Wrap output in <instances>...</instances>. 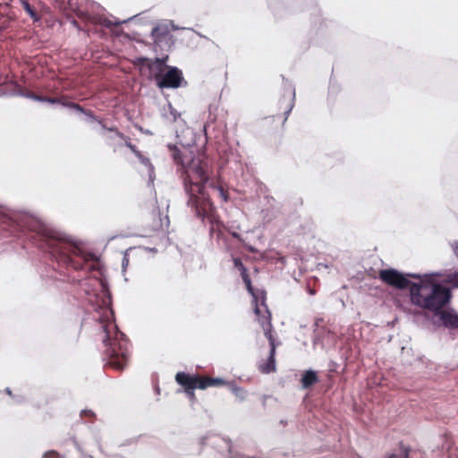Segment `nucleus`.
<instances>
[{"label":"nucleus","mask_w":458,"mask_h":458,"mask_svg":"<svg viewBox=\"0 0 458 458\" xmlns=\"http://www.w3.org/2000/svg\"><path fill=\"white\" fill-rule=\"evenodd\" d=\"M0 230L4 237L21 238L27 232L32 233L28 237L39 249L47 251L57 263L74 270L94 268L90 264L96 259L94 254L30 213L11 210L0 205Z\"/></svg>","instance_id":"f257e3e1"},{"label":"nucleus","mask_w":458,"mask_h":458,"mask_svg":"<svg viewBox=\"0 0 458 458\" xmlns=\"http://www.w3.org/2000/svg\"><path fill=\"white\" fill-rule=\"evenodd\" d=\"M102 293H91L88 288H83L88 296V301L98 314L97 319L102 325L104 334V353L107 364L117 370H123L130 359V344L123 333L118 330L114 321V311L111 309V294L106 284L100 282Z\"/></svg>","instance_id":"f03ea898"},{"label":"nucleus","mask_w":458,"mask_h":458,"mask_svg":"<svg viewBox=\"0 0 458 458\" xmlns=\"http://www.w3.org/2000/svg\"><path fill=\"white\" fill-rule=\"evenodd\" d=\"M174 161L181 164V176L184 188L190 195L189 204L195 209V215L201 220L212 211L213 204L205 192V183L208 182V163L199 156L191 154L181 156L179 149L174 146Z\"/></svg>","instance_id":"7ed1b4c3"},{"label":"nucleus","mask_w":458,"mask_h":458,"mask_svg":"<svg viewBox=\"0 0 458 458\" xmlns=\"http://www.w3.org/2000/svg\"><path fill=\"white\" fill-rule=\"evenodd\" d=\"M450 290L430 281H421L411 286V302L422 309L437 312L443 309L451 299Z\"/></svg>","instance_id":"20e7f679"},{"label":"nucleus","mask_w":458,"mask_h":458,"mask_svg":"<svg viewBox=\"0 0 458 458\" xmlns=\"http://www.w3.org/2000/svg\"><path fill=\"white\" fill-rule=\"evenodd\" d=\"M176 382L184 389L191 401L195 400V389H206L213 386H222L226 382L222 378H215L208 376L190 375L185 372H178L175 375Z\"/></svg>","instance_id":"39448f33"},{"label":"nucleus","mask_w":458,"mask_h":458,"mask_svg":"<svg viewBox=\"0 0 458 458\" xmlns=\"http://www.w3.org/2000/svg\"><path fill=\"white\" fill-rule=\"evenodd\" d=\"M167 60V55L164 58H156L155 61L146 57L138 59L139 63L148 66L150 75L155 79L159 89L172 88V66L166 64Z\"/></svg>","instance_id":"423d86ee"},{"label":"nucleus","mask_w":458,"mask_h":458,"mask_svg":"<svg viewBox=\"0 0 458 458\" xmlns=\"http://www.w3.org/2000/svg\"><path fill=\"white\" fill-rule=\"evenodd\" d=\"M378 278L386 284L400 290L411 288L413 284L404 275L394 268L380 270Z\"/></svg>","instance_id":"0eeeda50"},{"label":"nucleus","mask_w":458,"mask_h":458,"mask_svg":"<svg viewBox=\"0 0 458 458\" xmlns=\"http://www.w3.org/2000/svg\"><path fill=\"white\" fill-rule=\"evenodd\" d=\"M258 301H259V298L257 297V301H253V302L255 304L254 311H255L256 315L258 316L259 323L260 324V327H262V329L264 331L265 336L268 340L269 344H272V342H276V339L272 334L273 326L271 323L270 311L268 310V309L265 303L264 296L262 297V300L260 302V306H263L265 308L264 312H262V310H260V308L258 304Z\"/></svg>","instance_id":"6e6552de"},{"label":"nucleus","mask_w":458,"mask_h":458,"mask_svg":"<svg viewBox=\"0 0 458 458\" xmlns=\"http://www.w3.org/2000/svg\"><path fill=\"white\" fill-rule=\"evenodd\" d=\"M270 351H269V357L267 360H264L259 363V369L260 372L264 374H269L271 372L276 371V342H272V344H269Z\"/></svg>","instance_id":"1a4fd4ad"},{"label":"nucleus","mask_w":458,"mask_h":458,"mask_svg":"<svg viewBox=\"0 0 458 458\" xmlns=\"http://www.w3.org/2000/svg\"><path fill=\"white\" fill-rule=\"evenodd\" d=\"M294 93L284 95L279 100V109L284 114L283 123H284L294 106Z\"/></svg>","instance_id":"9d476101"},{"label":"nucleus","mask_w":458,"mask_h":458,"mask_svg":"<svg viewBox=\"0 0 458 458\" xmlns=\"http://www.w3.org/2000/svg\"><path fill=\"white\" fill-rule=\"evenodd\" d=\"M63 106L71 108V109H72V110H74L76 112H79L81 114H85L89 121H90V122L91 121L92 122H97L101 126L102 129H106V124H104V123L98 117L94 115V114L91 111L84 109L79 104H76V103H63Z\"/></svg>","instance_id":"9b49d317"},{"label":"nucleus","mask_w":458,"mask_h":458,"mask_svg":"<svg viewBox=\"0 0 458 458\" xmlns=\"http://www.w3.org/2000/svg\"><path fill=\"white\" fill-rule=\"evenodd\" d=\"M301 382L302 388H309L318 382V377L315 371L307 370L303 373Z\"/></svg>","instance_id":"f8f14e48"},{"label":"nucleus","mask_w":458,"mask_h":458,"mask_svg":"<svg viewBox=\"0 0 458 458\" xmlns=\"http://www.w3.org/2000/svg\"><path fill=\"white\" fill-rule=\"evenodd\" d=\"M411 447L399 444L398 450L386 454L383 458H409Z\"/></svg>","instance_id":"ddd939ff"},{"label":"nucleus","mask_w":458,"mask_h":458,"mask_svg":"<svg viewBox=\"0 0 458 458\" xmlns=\"http://www.w3.org/2000/svg\"><path fill=\"white\" fill-rule=\"evenodd\" d=\"M140 162L147 168L148 174V183H153L155 180V170L154 166L150 162V159L145 157L140 151V156H136Z\"/></svg>","instance_id":"4468645a"},{"label":"nucleus","mask_w":458,"mask_h":458,"mask_svg":"<svg viewBox=\"0 0 458 458\" xmlns=\"http://www.w3.org/2000/svg\"><path fill=\"white\" fill-rule=\"evenodd\" d=\"M9 12L10 6L7 4H0V20H2L0 23V31L6 29L9 25Z\"/></svg>","instance_id":"2eb2a0df"},{"label":"nucleus","mask_w":458,"mask_h":458,"mask_svg":"<svg viewBox=\"0 0 458 458\" xmlns=\"http://www.w3.org/2000/svg\"><path fill=\"white\" fill-rule=\"evenodd\" d=\"M240 272H241V276L242 278V281L245 284V287H246L248 293L253 297V301H257L258 295L255 293V290L252 286L251 280H250V275L247 271V268L245 267L243 270H242Z\"/></svg>","instance_id":"dca6fc26"},{"label":"nucleus","mask_w":458,"mask_h":458,"mask_svg":"<svg viewBox=\"0 0 458 458\" xmlns=\"http://www.w3.org/2000/svg\"><path fill=\"white\" fill-rule=\"evenodd\" d=\"M187 86V81L182 76L181 70L174 66V89Z\"/></svg>","instance_id":"f3484780"},{"label":"nucleus","mask_w":458,"mask_h":458,"mask_svg":"<svg viewBox=\"0 0 458 458\" xmlns=\"http://www.w3.org/2000/svg\"><path fill=\"white\" fill-rule=\"evenodd\" d=\"M441 320L445 325H449L454 327H458V317L449 312H442Z\"/></svg>","instance_id":"a211bd4d"},{"label":"nucleus","mask_w":458,"mask_h":458,"mask_svg":"<svg viewBox=\"0 0 458 458\" xmlns=\"http://www.w3.org/2000/svg\"><path fill=\"white\" fill-rule=\"evenodd\" d=\"M21 6L23 7L24 11L30 15V17L34 21H39V16L37 14L33 7L30 5L28 0H20Z\"/></svg>","instance_id":"6ab92c4d"},{"label":"nucleus","mask_w":458,"mask_h":458,"mask_svg":"<svg viewBox=\"0 0 458 458\" xmlns=\"http://www.w3.org/2000/svg\"><path fill=\"white\" fill-rule=\"evenodd\" d=\"M13 95L26 98L29 99H32V100L38 101V102H40V100H42L41 96L36 95L30 91H25V90H21V89H19L18 91L14 92Z\"/></svg>","instance_id":"aec40b11"},{"label":"nucleus","mask_w":458,"mask_h":458,"mask_svg":"<svg viewBox=\"0 0 458 458\" xmlns=\"http://www.w3.org/2000/svg\"><path fill=\"white\" fill-rule=\"evenodd\" d=\"M165 34V30H163L160 26H156L151 30V36L154 38V40L161 41L162 37Z\"/></svg>","instance_id":"412c9836"},{"label":"nucleus","mask_w":458,"mask_h":458,"mask_svg":"<svg viewBox=\"0 0 458 458\" xmlns=\"http://www.w3.org/2000/svg\"><path fill=\"white\" fill-rule=\"evenodd\" d=\"M130 19H128L129 21ZM127 21V20H124V21H118V20H115V21H110L106 18H103V19H100L99 20V23L106 28H111L112 26L114 25H120V24H123V23H125Z\"/></svg>","instance_id":"4be33fe9"},{"label":"nucleus","mask_w":458,"mask_h":458,"mask_svg":"<svg viewBox=\"0 0 458 458\" xmlns=\"http://www.w3.org/2000/svg\"><path fill=\"white\" fill-rule=\"evenodd\" d=\"M214 190H216L219 195V197L223 199V201L226 202L228 200L229 195L226 190H225L222 186H213Z\"/></svg>","instance_id":"5701e85b"},{"label":"nucleus","mask_w":458,"mask_h":458,"mask_svg":"<svg viewBox=\"0 0 458 458\" xmlns=\"http://www.w3.org/2000/svg\"><path fill=\"white\" fill-rule=\"evenodd\" d=\"M125 141V146L131 149L135 156H140V150L137 149L136 146L131 142L130 138L125 136V139H122Z\"/></svg>","instance_id":"b1692460"},{"label":"nucleus","mask_w":458,"mask_h":458,"mask_svg":"<svg viewBox=\"0 0 458 458\" xmlns=\"http://www.w3.org/2000/svg\"><path fill=\"white\" fill-rule=\"evenodd\" d=\"M40 102L41 103H49V104H60L63 106V103H67L66 101H63L59 98H47V97H41Z\"/></svg>","instance_id":"393cba45"},{"label":"nucleus","mask_w":458,"mask_h":458,"mask_svg":"<svg viewBox=\"0 0 458 458\" xmlns=\"http://www.w3.org/2000/svg\"><path fill=\"white\" fill-rule=\"evenodd\" d=\"M104 130L114 133L115 137H117L118 139H125V135L119 131L116 127H106V129Z\"/></svg>","instance_id":"a878e982"},{"label":"nucleus","mask_w":458,"mask_h":458,"mask_svg":"<svg viewBox=\"0 0 458 458\" xmlns=\"http://www.w3.org/2000/svg\"><path fill=\"white\" fill-rule=\"evenodd\" d=\"M128 250L123 253V257L122 259V269L124 272L129 265V256H128Z\"/></svg>","instance_id":"bb28decb"},{"label":"nucleus","mask_w":458,"mask_h":458,"mask_svg":"<svg viewBox=\"0 0 458 458\" xmlns=\"http://www.w3.org/2000/svg\"><path fill=\"white\" fill-rule=\"evenodd\" d=\"M233 265L239 271H242L245 268L240 258L233 259Z\"/></svg>","instance_id":"cd10ccee"},{"label":"nucleus","mask_w":458,"mask_h":458,"mask_svg":"<svg viewBox=\"0 0 458 458\" xmlns=\"http://www.w3.org/2000/svg\"><path fill=\"white\" fill-rule=\"evenodd\" d=\"M161 221V228L164 229V228H168L169 225H170V219H169V216L166 215L163 219L160 220Z\"/></svg>","instance_id":"c85d7f7f"},{"label":"nucleus","mask_w":458,"mask_h":458,"mask_svg":"<svg viewBox=\"0 0 458 458\" xmlns=\"http://www.w3.org/2000/svg\"><path fill=\"white\" fill-rule=\"evenodd\" d=\"M55 454H56L55 451L49 450L43 454L42 458H49L50 456L55 455Z\"/></svg>","instance_id":"c756f323"},{"label":"nucleus","mask_w":458,"mask_h":458,"mask_svg":"<svg viewBox=\"0 0 458 458\" xmlns=\"http://www.w3.org/2000/svg\"><path fill=\"white\" fill-rule=\"evenodd\" d=\"M176 138L178 139V141L176 142L177 144H181L182 146L184 145H190L189 142H184L182 139H181V136L177 133L176 134Z\"/></svg>","instance_id":"7c9ffc66"},{"label":"nucleus","mask_w":458,"mask_h":458,"mask_svg":"<svg viewBox=\"0 0 458 458\" xmlns=\"http://www.w3.org/2000/svg\"><path fill=\"white\" fill-rule=\"evenodd\" d=\"M154 389L157 394H160V387L157 384L155 383Z\"/></svg>","instance_id":"2f4dec72"},{"label":"nucleus","mask_w":458,"mask_h":458,"mask_svg":"<svg viewBox=\"0 0 458 458\" xmlns=\"http://www.w3.org/2000/svg\"><path fill=\"white\" fill-rule=\"evenodd\" d=\"M83 414H90V415H92L93 412L90 410H82L81 411V415H83Z\"/></svg>","instance_id":"473e14b6"},{"label":"nucleus","mask_w":458,"mask_h":458,"mask_svg":"<svg viewBox=\"0 0 458 458\" xmlns=\"http://www.w3.org/2000/svg\"><path fill=\"white\" fill-rule=\"evenodd\" d=\"M140 131H142L145 134H152L150 131L148 130H143L142 128H140Z\"/></svg>","instance_id":"72a5a7b5"},{"label":"nucleus","mask_w":458,"mask_h":458,"mask_svg":"<svg viewBox=\"0 0 458 458\" xmlns=\"http://www.w3.org/2000/svg\"><path fill=\"white\" fill-rule=\"evenodd\" d=\"M115 138H116V137H115V135L114 134V135L110 136L108 139H109L110 140H114Z\"/></svg>","instance_id":"f704fd0d"},{"label":"nucleus","mask_w":458,"mask_h":458,"mask_svg":"<svg viewBox=\"0 0 458 458\" xmlns=\"http://www.w3.org/2000/svg\"><path fill=\"white\" fill-rule=\"evenodd\" d=\"M167 148H168L170 150H172V143H168V144H167Z\"/></svg>","instance_id":"c9c22d12"},{"label":"nucleus","mask_w":458,"mask_h":458,"mask_svg":"<svg viewBox=\"0 0 458 458\" xmlns=\"http://www.w3.org/2000/svg\"><path fill=\"white\" fill-rule=\"evenodd\" d=\"M6 393H7L8 394H11V390H10V388H9V387H7V388H6Z\"/></svg>","instance_id":"e433bc0d"},{"label":"nucleus","mask_w":458,"mask_h":458,"mask_svg":"<svg viewBox=\"0 0 458 458\" xmlns=\"http://www.w3.org/2000/svg\"><path fill=\"white\" fill-rule=\"evenodd\" d=\"M408 276H411V277H413V278H417L418 277V276H416V275H408Z\"/></svg>","instance_id":"4c0bfd02"},{"label":"nucleus","mask_w":458,"mask_h":458,"mask_svg":"<svg viewBox=\"0 0 458 458\" xmlns=\"http://www.w3.org/2000/svg\"><path fill=\"white\" fill-rule=\"evenodd\" d=\"M174 122L176 123L177 122V118L176 116L174 114Z\"/></svg>","instance_id":"58836bf2"}]
</instances>
